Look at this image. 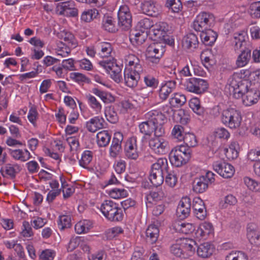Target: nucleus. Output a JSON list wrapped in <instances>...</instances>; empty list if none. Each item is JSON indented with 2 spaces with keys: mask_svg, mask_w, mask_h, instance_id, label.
I'll return each instance as SVG.
<instances>
[{
  "mask_svg": "<svg viewBox=\"0 0 260 260\" xmlns=\"http://www.w3.org/2000/svg\"><path fill=\"white\" fill-rule=\"evenodd\" d=\"M215 180V174L212 172L208 171L205 175L195 179L193 189L197 193H203L207 190L209 184L214 183Z\"/></svg>",
  "mask_w": 260,
  "mask_h": 260,
  "instance_id": "6e6552de",
  "label": "nucleus"
},
{
  "mask_svg": "<svg viewBox=\"0 0 260 260\" xmlns=\"http://www.w3.org/2000/svg\"><path fill=\"white\" fill-rule=\"evenodd\" d=\"M97 47L101 49L98 53L100 57L105 58L111 56L112 48L109 43L101 42L97 45Z\"/></svg>",
  "mask_w": 260,
  "mask_h": 260,
  "instance_id": "c03bdc74",
  "label": "nucleus"
},
{
  "mask_svg": "<svg viewBox=\"0 0 260 260\" xmlns=\"http://www.w3.org/2000/svg\"><path fill=\"white\" fill-rule=\"evenodd\" d=\"M244 182L249 190L255 192L260 191V184L256 180L250 177H245L244 178Z\"/></svg>",
  "mask_w": 260,
  "mask_h": 260,
  "instance_id": "6e6d98bb",
  "label": "nucleus"
},
{
  "mask_svg": "<svg viewBox=\"0 0 260 260\" xmlns=\"http://www.w3.org/2000/svg\"><path fill=\"white\" fill-rule=\"evenodd\" d=\"M191 200L187 197L182 198L177 208V215L180 218H184L188 216L190 212Z\"/></svg>",
  "mask_w": 260,
  "mask_h": 260,
  "instance_id": "412c9836",
  "label": "nucleus"
},
{
  "mask_svg": "<svg viewBox=\"0 0 260 260\" xmlns=\"http://www.w3.org/2000/svg\"><path fill=\"white\" fill-rule=\"evenodd\" d=\"M172 228L177 232L188 234L195 230V226L191 223L182 221H175L172 225Z\"/></svg>",
  "mask_w": 260,
  "mask_h": 260,
  "instance_id": "cd10ccee",
  "label": "nucleus"
},
{
  "mask_svg": "<svg viewBox=\"0 0 260 260\" xmlns=\"http://www.w3.org/2000/svg\"><path fill=\"white\" fill-rule=\"evenodd\" d=\"M191 150L185 145L174 147L170 153V162L174 166L180 167L186 164L191 157Z\"/></svg>",
  "mask_w": 260,
  "mask_h": 260,
  "instance_id": "7ed1b4c3",
  "label": "nucleus"
},
{
  "mask_svg": "<svg viewBox=\"0 0 260 260\" xmlns=\"http://www.w3.org/2000/svg\"><path fill=\"white\" fill-rule=\"evenodd\" d=\"M92 227V223L88 220H84L77 222L75 225V231L78 234L88 233Z\"/></svg>",
  "mask_w": 260,
  "mask_h": 260,
  "instance_id": "58836bf2",
  "label": "nucleus"
},
{
  "mask_svg": "<svg viewBox=\"0 0 260 260\" xmlns=\"http://www.w3.org/2000/svg\"><path fill=\"white\" fill-rule=\"evenodd\" d=\"M212 56L211 50L209 49L204 50L201 54V59L204 66L207 68L211 64V57Z\"/></svg>",
  "mask_w": 260,
  "mask_h": 260,
  "instance_id": "e2e57ef3",
  "label": "nucleus"
},
{
  "mask_svg": "<svg viewBox=\"0 0 260 260\" xmlns=\"http://www.w3.org/2000/svg\"><path fill=\"white\" fill-rule=\"evenodd\" d=\"M74 48L69 47V46L59 43L57 45V54L61 57H65L68 56L72 49Z\"/></svg>",
  "mask_w": 260,
  "mask_h": 260,
  "instance_id": "bf43d9fd",
  "label": "nucleus"
},
{
  "mask_svg": "<svg viewBox=\"0 0 260 260\" xmlns=\"http://www.w3.org/2000/svg\"><path fill=\"white\" fill-rule=\"evenodd\" d=\"M102 26L106 30L109 32H115L116 30L113 18L110 16H105L104 17Z\"/></svg>",
  "mask_w": 260,
  "mask_h": 260,
  "instance_id": "4d7b16f0",
  "label": "nucleus"
},
{
  "mask_svg": "<svg viewBox=\"0 0 260 260\" xmlns=\"http://www.w3.org/2000/svg\"><path fill=\"white\" fill-rule=\"evenodd\" d=\"M247 255L242 251L232 250L225 256V260H248Z\"/></svg>",
  "mask_w": 260,
  "mask_h": 260,
  "instance_id": "de8ad7c7",
  "label": "nucleus"
},
{
  "mask_svg": "<svg viewBox=\"0 0 260 260\" xmlns=\"http://www.w3.org/2000/svg\"><path fill=\"white\" fill-rule=\"evenodd\" d=\"M214 134L215 137L224 140H228L230 137V133L224 127H218L215 129Z\"/></svg>",
  "mask_w": 260,
  "mask_h": 260,
  "instance_id": "338daca9",
  "label": "nucleus"
},
{
  "mask_svg": "<svg viewBox=\"0 0 260 260\" xmlns=\"http://www.w3.org/2000/svg\"><path fill=\"white\" fill-rule=\"evenodd\" d=\"M208 87V84L205 80L201 78H192L189 79L186 83L187 91L201 94L203 93Z\"/></svg>",
  "mask_w": 260,
  "mask_h": 260,
  "instance_id": "4468645a",
  "label": "nucleus"
},
{
  "mask_svg": "<svg viewBox=\"0 0 260 260\" xmlns=\"http://www.w3.org/2000/svg\"><path fill=\"white\" fill-rule=\"evenodd\" d=\"M149 146L157 154H164L169 151L168 141L161 136H155L149 141Z\"/></svg>",
  "mask_w": 260,
  "mask_h": 260,
  "instance_id": "2eb2a0df",
  "label": "nucleus"
},
{
  "mask_svg": "<svg viewBox=\"0 0 260 260\" xmlns=\"http://www.w3.org/2000/svg\"><path fill=\"white\" fill-rule=\"evenodd\" d=\"M159 230L158 228L154 225H150L146 230V235L148 240L151 243L155 242L158 238Z\"/></svg>",
  "mask_w": 260,
  "mask_h": 260,
  "instance_id": "37998d69",
  "label": "nucleus"
},
{
  "mask_svg": "<svg viewBox=\"0 0 260 260\" xmlns=\"http://www.w3.org/2000/svg\"><path fill=\"white\" fill-rule=\"evenodd\" d=\"M85 98L88 105L96 114L101 113L102 105L95 96L91 94H87Z\"/></svg>",
  "mask_w": 260,
  "mask_h": 260,
  "instance_id": "f704fd0d",
  "label": "nucleus"
},
{
  "mask_svg": "<svg viewBox=\"0 0 260 260\" xmlns=\"http://www.w3.org/2000/svg\"><path fill=\"white\" fill-rule=\"evenodd\" d=\"M176 88V82L174 81H164L161 83L159 89V97L165 101L168 98L169 94Z\"/></svg>",
  "mask_w": 260,
  "mask_h": 260,
  "instance_id": "393cba45",
  "label": "nucleus"
},
{
  "mask_svg": "<svg viewBox=\"0 0 260 260\" xmlns=\"http://www.w3.org/2000/svg\"><path fill=\"white\" fill-rule=\"evenodd\" d=\"M192 208L196 217L200 219H204L206 216V210L203 201L200 198H196L193 201Z\"/></svg>",
  "mask_w": 260,
  "mask_h": 260,
  "instance_id": "bb28decb",
  "label": "nucleus"
},
{
  "mask_svg": "<svg viewBox=\"0 0 260 260\" xmlns=\"http://www.w3.org/2000/svg\"><path fill=\"white\" fill-rule=\"evenodd\" d=\"M98 15L99 12L95 9L86 10L81 14V20L84 22H89L96 18Z\"/></svg>",
  "mask_w": 260,
  "mask_h": 260,
  "instance_id": "a18cd8bd",
  "label": "nucleus"
},
{
  "mask_svg": "<svg viewBox=\"0 0 260 260\" xmlns=\"http://www.w3.org/2000/svg\"><path fill=\"white\" fill-rule=\"evenodd\" d=\"M63 41L60 43L69 46V47L75 48L77 46V42L74 35L70 32H64L62 34Z\"/></svg>",
  "mask_w": 260,
  "mask_h": 260,
  "instance_id": "09e8293b",
  "label": "nucleus"
},
{
  "mask_svg": "<svg viewBox=\"0 0 260 260\" xmlns=\"http://www.w3.org/2000/svg\"><path fill=\"white\" fill-rule=\"evenodd\" d=\"M19 171L20 166L18 164H7L1 170V172L5 177L13 178Z\"/></svg>",
  "mask_w": 260,
  "mask_h": 260,
  "instance_id": "c9c22d12",
  "label": "nucleus"
},
{
  "mask_svg": "<svg viewBox=\"0 0 260 260\" xmlns=\"http://www.w3.org/2000/svg\"><path fill=\"white\" fill-rule=\"evenodd\" d=\"M92 159V153L90 151H84L79 160V165L83 168H86Z\"/></svg>",
  "mask_w": 260,
  "mask_h": 260,
  "instance_id": "13d9d810",
  "label": "nucleus"
},
{
  "mask_svg": "<svg viewBox=\"0 0 260 260\" xmlns=\"http://www.w3.org/2000/svg\"><path fill=\"white\" fill-rule=\"evenodd\" d=\"M146 121L139 125L140 132L145 135L162 136L165 134L162 125L167 122L166 116L158 110H151L145 114Z\"/></svg>",
  "mask_w": 260,
  "mask_h": 260,
  "instance_id": "f03ea898",
  "label": "nucleus"
},
{
  "mask_svg": "<svg viewBox=\"0 0 260 260\" xmlns=\"http://www.w3.org/2000/svg\"><path fill=\"white\" fill-rule=\"evenodd\" d=\"M198 45V38L194 34H188L186 35L183 39L182 46L185 49L192 50L196 48Z\"/></svg>",
  "mask_w": 260,
  "mask_h": 260,
  "instance_id": "473e14b6",
  "label": "nucleus"
},
{
  "mask_svg": "<svg viewBox=\"0 0 260 260\" xmlns=\"http://www.w3.org/2000/svg\"><path fill=\"white\" fill-rule=\"evenodd\" d=\"M186 102V98L184 94L177 92L172 94L170 99V104L171 106L178 107L183 105Z\"/></svg>",
  "mask_w": 260,
  "mask_h": 260,
  "instance_id": "ea45409f",
  "label": "nucleus"
},
{
  "mask_svg": "<svg viewBox=\"0 0 260 260\" xmlns=\"http://www.w3.org/2000/svg\"><path fill=\"white\" fill-rule=\"evenodd\" d=\"M153 24L154 22L151 19L145 18L140 20L136 26L137 28L145 31L148 34V30H150L151 29Z\"/></svg>",
  "mask_w": 260,
  "mask_h": 260,
  "instance_id": "5fc2aeb1",
  "label": "nucleus"
},
{
  "mask_svg": "<svg viewBox=\"0 0 260 260\" xmlns=\"http://www.w3.org/2000/svg\"><path fill=\"white\" fill-rule=\"evenodd\" d=\"M189 107L198 115H202L204 113V108L201 105L200 101L197 98H193L189 101Z\"/></svg>",
  "mask_w": 260,
  "mask_h": 260,
  "instance_id": "49530a36",
  "label": "nucleus"
},
{
  "mask_svg": "<svg viewBox=\"0 0 260 260\" xmlns=\"http://www.w3.org/2000/svg\"><path fill=\"white\" fill-rule=\"evenodd\" d=\"M165 52V48L160 42L150 44L147 48L146 55L150 62L154 64L159 63Z\"/></svg>",
  "mask_w": 260,
  "mask_h": 260,
  "instance_id": "9d476101",
  "label": "nucleus"
},
{
  "mask_svg": "<svg viewBox=\"0 0 260 260\" xmlns=\"http://www.w3.org/2000/svg\"><path fill=\"white\" fill-rule=\"evenodd\" d=\"M221 120L225 126L235 129L240 126L242 117L239 110L235 108L229 107L222 111Z\"/></svg>",
  "mask_w": 260,
  "mask_h": 260,
  "instance_id": "39448f33",
  "label": "nucleus"
},
{
  "mask_svg": "<svg viewBox=\"0 0 260 260\" xmlns=\"http://www.w3.org/2000/svg\"><path fill=\"white\" fill-rule=\"evenodd\" d=\"M168 31V25L166 23L158 22L153 24L149 33L152 40L160 42L166 41Z\"/></svg>",
  "mask_w": 260,
  "mask_h": 260,
  "instance_id": "9b49d317",
  "label": "nucleus"
},
{
  "mask_svg": "<svg viewBox=\"0 0 260 260\" xmlns=\"http://www.w3.org/2000/svg\"><path fill=\"white\" fill-rule=\"evenodd\" d=\"M227 87L233 97L241 100L245 106L256 104L260 99V91L251 86L247 80L242 79V74L235 73L228 81Z\"/></svg>",
  "mask_w": 260,
  "mask_h": 260,
  "instance_id": "f257e3e1",
  "label": "nucleus"
},
{
  "mask_svg": "<svg viewBox=\"0 0 260 260\" xmlns=\"http://www.w3.org/2000/svg\"><path fill=\"white\" fill-rule=\"evenodd\" d=\"M56 252L51 249H46L41 251L39 255V260H53Z\"/></svg>",
  "mask_w": 260,
  "mask_h": 260,
  "instance_id": "680f3d73",
  "label": "nucleus"
},
{
  "mask_svg": "<svg viewBox=\"0 0 260 260\" xmlns=\"http://www.w3.org/2000/svg\"><path fill=\"white\" fill-rule=\"evenodd\" d=\"M180 245L183 250V258H188L195 253L197 245L194 241L189 239H181Z\"/></svg>",
  "mask_w": 260,
  "mask_h": 260,
  "instance_id": "4be33fe9",
  "label": "nucleus"
},
{
  "mask_svg": "<svg viewBox=\"0 0 260 260\" xmlns=\"http://www.w3.org/2000/svg\"><path fill=\"white\" fill-rule=\"evenodd\" d=\"M176 120L183 124H187L190 120L189 113L184 109L178 110L175 114Z\"/></svg>",
  "mask_w": 260,
  "mask_h": 260,
  "instance_id": "3c124183",
  "label": "nucleus"
},
{
  "mask_svg": "<svg viewBox=\"0 0 260 260\" xmlns=\"http://www.w3.org/2000/svg\"><path fill=\"white\" fill-rule=\"evenodd\" d=\"M99 209L103 215L110 221H118L122 219L121 209L112 201H105Z\"/></svg>",
  "mask_w": 260,
  "mask_h": 260,
  "instance_id": "423d86ee",
  "label": "nucleus"
},
{
  "mask_svg": "<svg viewBox=\"0 0 260 260\" xmlns=\"http://www.w3.org/2000/svg\"><path fill=\"white\" fill-rule=\"evenodd\" d=\"M239 145L237 142H232L228 148L220 149L223 151L226 158L229 160H233L237 158L239 155Z\"/></svg>",
  "mask_w": 260,
  "mask_h": 260,
  "instance_id": "7c9ffc66",
  "label": "nucleus"
},
{
  "mask_svg": "<svg viewBox=\"0 0 260 260\" xmlns=\"http://www.w3.org/2000/svg\"><path fill=\"white\" fill-rule=\"evenodd\" d=\"M91 91L105 104L111 103L115 101L114 96L110 92L101 90L97 88H92Z\"/></svg>",
  "mask_w": 260,
  "mask_h": 260,
  "instance_id": "e433bc0d",
  "label": "nucleus"
},
{
  "mask_svg": "<svg viewBox=\"0 0 260 260\" xmlns=\"http://www.w3.org/2000/svg\"><path fill=\"white\" fill-rule=\"evenodd\" d=\"M241 50V53L237 56L236 60V64L238 68L247 65L251 58V51L249 48Z\"/></svg>",
  "mask_w": 260,
  "mask_h": 260,
  "instance_id": "72a5a7b5",
  "label": "nucleus"
},
{
  "mask_svg": "<svg viewBox=\"0 0 260 260\" xmlns=\"http://www.w3.org/2000/svg\"><path fill=\"white\" fill-rule=\"evenodd\" d=\"M97 144L100 147L108 145L111 140V135L107 131H102L96 135Z\"/></svg>",
  "mask_w": 260,
  "mask_h": 260,
  "instance_id": "a19ab883",
  "label": "nucleus"
},
{
  "mask_svg": "<svg viewBox=\"0 0 260 260\" xmlns=\"http://www.w3.org/2000/svg\"><path fill=\"white\" fill-rule=\"evenodd\" d=\"M142 67H137V69L125 68L124 71V80L126 86L133 88L136 87L140 78V74L142 72Z\"/></svg>",
  "mask_w": 260,
  "mask_h": 260,
  "instance_id": "ddd939ff",
  "label": "nucleus"
},
{
  "mask_svg": "<svg viewBox=\"0 0 260 260\" xmlns=\"http://www.w3.org/2000/svg\"><path fill=\"white\" fill-rule=\"evenodd\" d=\"M105 124V121L103 117L95 116L86 122V127L89 132L94 133L98 129L103 128Z\"/></svg>",
  "mask_w": 260,
  "mask_h": 260,
  "instance_id": "c756f323",
  "label": "nucleus"
},
{
  "mask_svg": "<svg viewBox=\"0 0 260 260\" xmlns=\"http://www.w3.org/2000/svg\"><path fill=\"white\" fill-rule=\"evenodd\" d=\"M109 196L114 199H119L126 197L128 193L126 190L123 188H114L109 190Z\"/></svg>",
  "mask_w": 260,
  "mask_h": 260,
  "instance_id": "603ef678",
  "label": "nucleus"
},
{
  "mask_svg": "<svg viewBox=\"0 0 260 260\" xmlns=\"http://www.w3.org/2000/svg\"><path fill=\"white\" fill-rule=\"evenodd\" d=\"M99 64L105 69L107 73L113 71L115 67L118 66L116 63L115 59L113 58L109 60L100 61L99 62Z\"/></svg>",
  "mask_w": 260,
  "mask_h": 260,
  "instance_id": "052dcab7",
  "label": "nucleus"
},
{
  "mask_svg": "<svg viewBox=\"0 0 260 260\" xmlns=\"http://www.w3.org/2000/svg\"><path fill=\"white\" fill-rule=\"evenodd\" d=\"M124 62L125 68H132V69H137V67H142L140 63L139 59L135 55L129 54L125 57Z\"/></svg>",
  "mask_w": 260,
  "mask_h": 260,
  "instance_id": "79ce46f5",
  "label": "nucleus"
},
{
  "mask_svg": "<svg viewBox=\"0 0 260 260\" xmlns=\"http://www.w3.org/2000/svg\"><path fill=\"white\" fill-rule=\"evenodd\" d=\"M201 31V39L206 45H211L214 43L217 38V35L215 31L209 28Z\"/></svg>",
  "mask_w": 260,
  "mask_h": 260,
  "instance_id": "2f4dec72",
  "label": "nucleus"
},
{
  "mask_svg": "<svg viewBox=\"0 0 260 260\" xmlns=\"http://www.w3.org/2000/svg\"><path fill=\"white\" fill-rule=\"evenodd\" d=\"M215 22L214 15L210 13L202 12L199 14L193 23V27L196 31L209 29Z\"/></svg>",
  "mask_w": 260,
  "mask_h": 260,
  "instance_id": "0eeeda50",
  "label": "nucleus"
},
{
  "mask_svg": "<svg viewBox=\"0 0 260 260\" xmlns=\"http://www.w3.org/2000/svg\"><path fill=\"white\" fill-rule=\"evenodd\" d=\"M57 14L67 17H75L78 11L73 1H68L58 4L56 10Z\"/></svg>",
  "mask_w": 260,
  "mask_h": 260,
  "instance_id": "a211bd4d",
  "label": "nucleus"
},
{
  "mask_svg": "<svg viewBox=\"0 0 260 260\" xmlns=\"http://www.w3.org/2000/svg\"><path fill=\"white\" fill-rule=\"evenodd\" d=\"M58 228L60 230L68 229L71 226V218L69 215H62L58 220Z\"/></svg>",
  "mask_w": 260,
  "mask_h": 260,
  "instance_id": "864d4df0",
  "label": "nucleus"
},
{
  "mask_svg": "<svg viewBox=\"0 0 260 260\" xmlns=\"http://www.w3.org/2000/svg\"><path fill=\"white\" fill-rule=\"evenodd\" d=\"M125 156L131 159H136L139 156L136 138L133 137L128 139L124 146Z\"/></svg>",
  "mask_w": 260,
  "mask_h": 260,
  "instance_id": "6ab92c4d",
  "label": "nucleus"
},
{
  "mask_svg": "<svg viewBox=\"0 0 260 260\" xmlns=\"http://www.w3.org/2000/svg\"><path fill=\"white\" fill-rule=\"evenodd\" d=\"M117 16L118 24L121 29L127 30L132 26V16L127 6L124 5L119 7Z\"/></svg>",
  "mask_w": 260,
  "mask_h": 260,
  "instance_id": "f8f14e48",
  "label": "nucleus"
},
{
  "mask_svg": "<svg viewBox=\"0 0 260 260\" xmlns=\"http://www.w3.org/2000/svg\"><path fill=\"white\" fill-rule=\"evenodd\" d=\"M123 135L120 132L115 133L110 148V155L112 157H116L121 150V142Z\"/></svg>",
  "mask_w": 260,
  "mask_h": 260,
  "instance_id": "5701e85b",
  "label": "nucleus"
},
{
  "mask_svg": "<svg viewBox=\"0 0 260 260\" xmlns=\"http://www.w3.org/2000/svg\"><path fill=\"white\" fill-rule=\"evenodd\" d=\"M168 161L165 158H159L151 166L149 180L155 186L160 185L164 182V173L168 172Z\"/></svg>",
  "mask_w": 260,
  "mask_h": 260,
  "instance_id": "20e7f679",
  "label": "nucleus"
},
{
  "mask_svg": "<svg viewBox=\"0 0 260 260\" xmlns=\"http://www.w3.org/2000/svg\"><path fill=\"white\" fill-rule=\"evenodd\" d=\"M213 246L210 243L206 242L198 247L197 253L199 256L206 258L211 255L213 252Z\"/></svg>",
  "mask_w": 260,
  "mask_h": 260,
  "instance_id": "4c0bfd02",
  "label": "nucleus"
},
{
  "mask_svg": "<svg viewBox=\"0 0 260 260\" xmlns=\"http://www.w3.org/2000/svg\"><path fill=\"white\" fill-rule=\"evenodd\" d=\"M105 116L107 120L111 123H115L117 120V114L111 107H106Z\"/></svg>",
  "mask_w": 260,
  "mask_h": 260,
  "instance_id": "0e129e2a",
  "label": "nucleus"
},
{
  "mask_svg": "<svg viewBox=\"0 0 260 260\" xmlns=\"http://www.w3.org/2000/svg\"><path fill=\"white\" fill-rule=\"evenodd\" d=\"M213 168L220 176L225 178L232 177L235 173V168L231 164L221 161L213 163Z\"/></svg>",
  "mask_w": 260,
  "mask_h": 260,
  "instance_id": "f3484780",
  "label": "nucleus"
},
{
  "mask_svg": "<svg viewBox=\"0 0 260 260\" xmlns=\"http://www.w3.org/2000/svg\"><path fill=\"white\" fill-rule=\"evenodd\" d=\"M9 153L14 160L21 162H25L31 157L30 153L26 149H9Z\"/></svg>",
  "mask_w": 260,
  "mask_h": 260,
  "instance_id": "a878e982",
  "label": "nucleus"
},
{
  "mask_svg": "<svg viewBox=\"0 0 260 260\" xmlns=\"http://www.w3.org/2000/svg\"><path fill=\"white\" fill-rule=\"evenodd\" d=\"M148 34L141 29L136 28L132 30L129 35V40L135 45H139L145 42Z\"/></svg>",
  "mask_w": 260,
  "mask_h": 260,
  "instance_id": "c85d7f7f",
  "label": "nucleus"
},
{
  "mask_svg": "<svg viewBox=\"0 0 260 260\" xmlns=\"http://www.w3.org/2000/svg\"><path fill=\"white\" fill-rule=\"evenodd\" d=\"M232 43L235 50L249 48L250 45L247 31L242 30L234 34Z\"/></svg>",
  "mask_w": 260,
  "mask_h": 260,
  "instance_id": "dca6fc26",
  "label": "nucleus"
},
{
  "mask_svg": "<svg viewBox=\"0 0 260 260\" xmlns=\"http://www.w3.org/2000/svg\"><path fill=\"white\" fill-rule=\"evenodd\" d=\"M183 141L186 143V145L190 147H194L197 144V141L195 135L190 133H185L184 139Z\"/></svg>",
  "mask_w": 260,
  "mask_h": 260,
  "instance_id": "774afa93",
  "label": "nucleus"
},
{
  "mask_svg": "<svg viewBox=\"0 0 260 260\" xmlns=\"http://www.w3.org/2000/svg\"><path fill=\"white\" fill-rule=\"evenodd\" d=\"M185 133L184 128L180 125H175L171 132L173 138L177 141L181 142L184 139Z\"/></svg>",
  "mask_w": 260,
  "mask_h": 260,
  "instance_id": "8fccbe9b",
  "label": "nucleus"
},
{
  "mask_svg": "<svg viewBox=\"0 0 260 260\" xmlns=\"http://www.w3.org/2000/svg\"><path fill=\"white\" fill-rule=\"evenodd\" d=\"M161 6L153 1H147L142 4L143 13L151 16H157L161 11Z\"/></svg>",
  "mask_w": 260,
  "mask_h": 260,
  "instance_id": "aec40b11",
  "label": "nucleus"
},
{
  "mask_svg": "<svg viewBox=\"0 0 260 260\" xmlns=\"http://www.w3.org/2000/svg\"><path fill=\"white\" fill-rule=\"evenodd\" d=\"M178 178L176 173L172 171L168 173L166 177V183L170 187H174L177 184Z\"/></svg>",
  "mask_w": 260,
  "mask_h": 260,
  "instance_id": "69168bd1",
  "label": "nucleus"
},
{
  "mask_svg": "<svg viewBox=\"0 0 260 260\" xmlns=\"http://www.w3.org/2000/svg\"><path fill=\"white\" fill-rule=\"evenodd\" d=\"M215 229L213 224L209 221H203L199 224L194 231V237L198 240H206L214 236Z\"/></svg>",
  "mask_w": 260,
  "mask_h": 260,
  "instance_id": "1a4fd4ad",
  "label": "nucleus"
},
{
  "mask_svg": "<svg viewBox=\"0 0 260 260\" xmlns=\"http://www.w3.org/2000/svg\"><path fill=\"white\" fill-rule=\"evenodd\" d=\"M247 237L251 244L255 246L260 245V230L255 224H248L247 229Z\"/></svg>",
  "mask_w": 260,
  "mask_h": 260,
  "instance_id": "b1692460",
  "label": "nucleus"
}]
</instances>
